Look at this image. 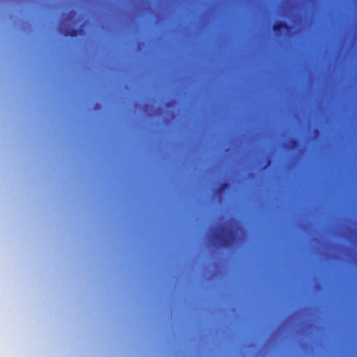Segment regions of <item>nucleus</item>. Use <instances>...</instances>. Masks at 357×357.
<instances>
[{
    "label": "nucleus",
    "instance_id": "1",
    "mask_svg": "<svg viewBox=\"0 0 357 357\" xmlns=\"http://www.w3.org/2000/svg\"><path fill=\"white\" fill-rule=\"evenodd\" d=\"M228 233L227 229L221 227L220 232H216L213 234V238L218 243L219 246H226L229 244V240L226 236Z\"/></svg>",
    "mask_w": 357,
    "mask_h": 357
},
{
    "label": "nucleus",
    "instance_id": "2",
    "mask_svg": "<svg viewBox=\"0 0 357 357\" xmlns=\"http://www.w3.org/2000/svg\"><path fill=\"white\" fill-rule=\"evenodd\" d=\"M289 29H290L289 25L284 22H278L274 24L273 26V29L275 31H279L281 29H284V30L288 31V30H289Z\"/></svg>",
    "mask_w": 357,
    "mask_h": 357
},
{
    "label": "nucleus",
    "instance_id": "3",
    "mask_svg": "<svg viewBox=\"0 0 357 357\" xmlns=\"http://www.w3.org/2000/svg\"><path fill=\"white\" fill-rule=\"evenodd\" d=\"M79 30L75 29H66L61 30V33L65 36H77L79 33Z\"/></svg>",
    "mask_w": 357,
    "mask_h": 357
},
{
    "label": "nucleus",
    "instance_id": "4",
    "mask_svg": "<svg viewBox=\"0 0 357 357\" xmlns=\"http://www.w3.org/2000/svg\"><path fill=\"white\" fill-rule=\"evenodd\" d=\"M229 186V184L227 183H222L220 184L219 188H218V192L220 193L223 192L225 189H227Z\"/></svg>",
    "mask_w": 357,
    "mask_h": 357
},
{
    "label": "nucleus",
    "instance_id": "5",
    "mask_svg": "<svg viewBox=\"0 0 357 357\" xmlns=\"http://www.w3.org/2000/svg\"><path fill=\"white\" fill-rule=\"evenodd\" d=\"M291 146H292V147H294V146H297V145H298V140H297V139H293L291 141Z\"/></svg>",
    "mask_w": 357,
    "mask_h": 357
}]
</instances>
